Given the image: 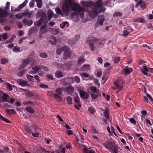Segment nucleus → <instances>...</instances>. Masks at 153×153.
I'll return each instance as SVG.
<instances>
[{
	"instance_id": "nucleus-1",
	"label": "nucleus",
	"mask_w": 153,
	"mask_h": 153,
	"mask_svg": "<svg viewBox=\"0 0 153 153\" xmlns=\"http://www.w3.org/2000/svg\"><path fill=\"white\" fill-rule=\"evenodd\" d=\"M64 3L62 6V12L66 16L68 15L70 9L72 8L73 10L79 14L81 16H83L84 10L80 6L79 4L74 2V0H63Z\"/></svg>"
},
{
	"instance_id": "nucleus-2",
	"label": "nucleus",
	"mask_w": 153,
	"mask_h": 153,
	"mask_svg": "<svg viewBox=\"0 0 153 153\" xmlns=\"http://www.w3.org/2000/svg\"><path fill=\"white\" fill-rule=\"evenodd\" d=\"M103 146L106 149H108L109 152L112 153H119V150L121 151L120 147L115 144L114 141H109L102 143Z\"/></svg>"
},
{
	"instance_id": "nucleus-3",
	"label": "nucleus",
	"mask_w": 153,
	"mask_h": 153,
	"mask_svg": "<svg viewBox=\"0 0 153 153\" xmlns=\"http://www.w3.org/2000/svg\"><path fill=\"white\" fill-rule=\"evenodd\" d=\"M88 43L90 47L91 51H94L96 47H98L97 45H101L100 42H99V40L96 37L93 36H89L87 40Z\"/></svg>"
},
{
	"instance_id": "nucleus-4",
	"label": "nucleus",
	"mask_w": 153,
	"mask_h": 153,
	"mask_svg": "<svg viewBox=\"0 0 153 153\" xmlns=\"http://www.w3.org/2000/svg\"><path fill=\"white\" fill-rule=\"evenodd\" d=\"M6 5L4 8H0V22L1 23H4L6 22L5 16L8 15L10 3L7 2Z\"/></svg>"
},
{
	"instance_id": "nucleus-5",
	"label": "nucleus",
	"mask_w": 153,
	"mask_h": 153,
	"mask_svg": "<svg viewBox=\"0 0 153 153\" xmlns=\"http://www.w3.org/2000/svg\"><path fill=\"white\" fill-rule=\"evenodd\" d=\"M102 0H98L97 2L94 3L93 1H82L81 2L82 4L85 7H91L92 6H94L95 7H101L103 4Z\"/></svg>"
},
{
	"instance_id": "nucleus-6",
	"label": "nucleus",
	"mask_w": 153,
	"mask_h": 153,
	"mask_svg": "<svg viewBox=\"0 0 153 153\" xmlns=\"http://www.w3.org/2000/svg\"><path fill=\"white\" fill-rule=\"evenodd\" d=\"M68 85L67 87L63 88V91L65 92H67L71 96H73L74 94V88L72 87V85L70 83H65L64 85V86L66 85Z\"/></svg>"
},
{
	"instance_id": "nucleus-7",
	"label": "nucleus",
	"mask_w": 153,
	"mask_h": 153,
	"mask_svg": "<svg viewBox=\"0 0 153 153\" xmlns=\"http://www.w3.org/2000/svg\"><path fill=\"white\" fill-rule=\"evenodd\" d=\"M47 17L45 14L42 15L39 21L35 22H34V24L35 25H36L37 26H39L42 24L44 25L45 24H47Z\"/></svg>"
},
{
	"instance_id": "nucleus-8",
	"label": "nucleus",
	"mask_w": 153,
	"mask_h": 153,
	"mask_svg": "<svg viewBox=\"0 0 153 153\" xmlns=\"http://www.w3.org/2000/svg\"><path fill=\"white\" fill-rule=\"evenodd\" d=\"M62 49L64 52L63 59H65L69 58L71 56V52L69 51V48L68 47L65 46L62 47Z\"/></svg>"
},
{
	"instance_id": "nucleus-9",
	"label": "nucleus",
	"mask_w": 153,
	"mask_h": 153,
	"mask_svg": "<svg viewBox=\"0 0 153 153\" xmlns=\"http://www.w3.org/2000/svg\"><path fill=\"white\" fill-rule=\"evenodd\" d=\"M123 81L122 78H121L117 79L114 82V84L116 88L120 90H121L123 89Z\"/></svg>"
},
{
	"instance_id": "nucleus-10",
	"label": "nucleus",
	"mask_w": 153,
	"mask_h": 153,
	"mask_svg": "<svg viewBox=\"0 0 153 153\" xmlns=\"http://www.w3.org/2000/svg\"><path fill=\"white\" fill-rule=\"evenodd\" d=\"M100 7H94L92 10H90L89 12V16L92 18L94 19L98 14V12L97 10L98 8Z\"/></svg>"
},
{
	"instance_id": "nucleus-11",
	"label": "nucleus",
	"mask_w": 153,
	"mask_h": 153,
	"mask_svg": "<svg viewBox=\"0 0 153 153\" xmlns=\"http://www.w3.org/2000/svg\"><path fill=\"white\" fill-rule=\"evenodd\" d=\"M104 20L105 19L103 15L99 16L97 21L95 23V27H99L102 25Z\"/></svg>"
},
{
	"instance_id": "nucleus-12",
	"label": "nucleus",
	"mask_w": 153,
	"mask_h": 153,
	"mask_svg": "<svg viewBox=\"0 0 153 153\" xmlns=\"http://www.w3.org/2000/svg\"><path fill=\"white\" fill-rule=\"evenodd\" d=\"M80 96L81 98L84 99H87L89 96V94L87 92L80 90L79 91Z\"/></svg>"
},
{
	"instance_id": "nucleus-13",
	"label": "nucleus",
	"mask_w": 153,
	"mask_h": 153,
	"mask_svg": "<svg viewBox=\"0 0 153 153\" xmlns=\"http://www.w3.org/2000/svg\"><path fill=\"white\" fill-rule=\"evenodd\" d=\"M30 62V59L29 58H27L26 59L24 60L22 63L19 66L20 69H22L29 64Z\"/></svg>"
},
{
	"instance_id": "nucleus-14",
	"label": "nucleus",
	"mask_w": 153,
	"mask_h": 153,
	"mask_svg": "<svg viewBox=\"0 0 153 153\" xmlns=\"http://www.w3.org/2000/svg\"><path fill=\"white\" fill-rule=\"evenodd\" d=\"M28 2L27 0H25V1L22 4H20L14 10V11L16 12L20 11L24 7L26 6Z\"/></svg>"
},
{
	"instance_id": "nucleus-15",
	"label": "nucleus",
	"mask_w": 153,
	"mask_h": 153,
	"mask_svg": "<svg viewBox=\"0 0 153 153\" xmlns=\"http://www.w3.org/2000/svg\"><path fill=\"white\" fill-rule=\"evenodd\" d=\"M48 31L46 24H45L40 28L39 33L41 34H43L46 33Z\"/></svg>"
},
{
	"instance_id": "nucleus-16",
	"label": "nucleus",
	"mask_w": 153,
	"mask_h": 153,
	"mask_svg": "<svg viewBox=\"0 0 153 153\" xmlns=\"http://www.w3.org/2000/svg\"><path fill=\"white\" fill-rule=\"evenodd\" d=\"M139 5H140V7L142 9L145 8L146 4L142 0H140L136 4L135 7H137Z\"/></svg>"
},
{
	"instance_id": "nucleus-17",
	"label": "nucleus",
	"mask_w": 153,
	"mask_h": 153,
	"mask_svg": "<svg viewBox=\"0 0 153 153\" xmlns=\"http://www.w3.org/2000/svg\"><path fill=\"white\" fill-rule=\"evenodd\" d=\"M90 69V65L88 64H85L80 68V70L82 71H85Z\"/></svg>"
},
{
	"instance_id": "nucleus-18",
	"label": "nucleus",
	"mask_w": 153,
	"mask_h": 153,
	"mask_svg": "<svg viewBox=\"0 0 153 153\" xmlns=\"http://www.w3.org/2000/svg\"><path fill=\"white\" fill-rule=\"evenodd\" d=\"M132 71V68H129L128 66H126L124 69V73L126 75L130 74Z\"/></svg>"
},
{
	"instance_id": "nucleus-19",
	"label": "nucleus",
	"mask_w": 153,
	"mask_h": 153,
	"mask_svg": "<svg viewBox=\"0 0 153 153\" xmlns=\"http://www.w3.org/2000/svg\"><path fill=\"white\" fill-rule=\"evenodd\" d=\"M17 82L22 86H25L27 85V82L22 79H19L17 80Z\"/></svg>"
},
{
	"instance_id": "nucleus-20",
	"label": "nucleus",
	"mask_w": 153,
	"mask_h": 153,
	"mask_svg": "<svg viewBox=\"0 0 153 153\" xmlns=\"http://www.w3.org/2000/svg\"><path fill=\"white\" fill-rule=\"evenodd\" d=\"M31 68L34 71L35 73L38 72L40 69H41V65L37 66L34 65H31Z\"/></svg>"
},
{
	"instance_id": "nucleus-21",
	"label": "nucleus",
	"mask_w": 153,
	"mask_h": 153,
	"mask_svg": "<svg viewBox=\"0 0 153 153\" xmlns=\"http://www.w3.org/2000/svg\"><path fill=\"white\" fill-rule=\"evenodd\" d=\"M55 76L56 77L60 78L63 76V74L62 71H56L55 73Z\"/></svg>"
},
{
	"instance_id": "nucleus-22",
	"label": "nucleus",
	"mask_w": 153,
	"mask_h": 153,
	"mask_svg": "<svg viewBox=\"0 0 153 153\" xmlns=\"http://www.w3.org/2000/svg\"><path fill=\"white\" fill-rule=\"evenodd\" d=\"M85 61L84 56H81L78 58L77 63L78 64L81 65Z\"/></svg>"
},
{
	"instance_id": "nucleus-23",
	"label": "nucleus",
	"mask_w": 153,
	"mask_h": 153,
	"mask_svg": "<svg viewBox=\"0 0 153 153\" xmlns=\"http://www.w3.org/2000/svg\"><path fill=\"white\" fill-rule=\"evenodd\" d=\"M23 23L25 24H27L28 26H30L33 23V21L32 20L28 21L27 19H24L23 20Z\"/></svg>"
},
{
	"instance_id": "nucleus-24",
	"label": "nucleus",
	"mask_w": 153,
	"mask_h": 153,
	"mask_svg": "<svg viewBox=\"0 0 153 153\" xmlns=\"http://www.w3.org/2000/svg\"><path fill=\"white\" fill-rule=\"evenodd\" d=\"M22 14L24 16H27L28 18H31V16L32 15V13L28 10H27L24 12Z\"/></svg>"
},
{
	"instance_id": "nucleus-25",
	"label": "nucleus",
	"mask_w": 153,
	"mask_h": 153,
	"mask_svg": "<svg viewBox=\"0 0 153 153\" xmlns=\"http://www.w3.org/2000/svg\"><path fill=\"white\" fill-rule=\"evenodd\" d=\"M9 97V96L8 95L5 93H4L3 94V96L1 98L4 102H9L8 100Z\"/></svg>"
},
{
	"instance_id": "nucleus-26",
	"label": "nucleus",
	"mask_w": 153,
	"mask_h": 153,
	"mask_svg": "<svg viewBox=\"0 0 153 153\" xmlns=\"http://www.w3.org/2000/svg\"><path fill=\"white\" fill-rule=\"evenodd\" d=\"M51 31L52 34L57 35L59 32V29L51 28Z\"/></svg>"
},
{
	"instance_id": "nucleus-27",
	"label": "nucleus",
	"mask_w": 153,
	"mask_h": 153,
	"mask_svg": "<svg viewBox=\"0 0 153 153\" xmlns=\"http://www.w3.org/2000/svg\"><path fill=\"white\" fill-rule=\"evenodd\" d=\"M108 113L109 110L107 108L105 109L103 112L104 116L108 120L110 119L109 117L108 116Z\"/></svg>"
},
{
	"instance_id": "nucleus-28",
	"label": "nucleus",
	"mask_w": 153,
	"mask_h": 153,
	"mask_svg": "<svg viewBox=\"0 0 153 153\" xmlns=\"http://www.w3.org/2000/svg\"><path fill=\"white\" fill-rule=\"evenodd\" d=\"M135 21L136 22L143 23H144L146 22V21L143 18H137L136 19Z\"/></svg>"
},
{
	"instance_id": "nucleus-29",
	"label": "nucleus",
	"mask_w": 153,
	"mask_h": 153,
	"mask_svg": "<svg viewBox=\"0 0 153 153\" xmlns=\"http://www.w3.org/2000/svg\"><path fill=\"white\" fill-rule=\"evenodd\" d=\"M5 111L9 114H16V112L13 109H6L5 110Z\"/></svg>"
},
{
	"instance_id": "nucleus-30",
	"label": "nucleus",
	"mask_w": 153,
	"mask_h": 153,
	"mask_svg": "<svg viewBox=\"0 0 153 153\" xmlns=\"http://www.w3.org/2000/svg\"><path fill=\"white\" fill-rule=\"evenodd\" d=\"M83 152L84 153H95V151L92 149H88L85 148L83 149Z\"/></svg>"
},
{
	"instance_id": "nucleus-31",
	"label": "nucleus",
	"mask_w": 153,
	"mask_h": 153,
	"mask_svg": "<svg viewBox=\"0 0 153 153\" xmlns=\"http://www.w3.org/2000/svg\"><path fill=\"white\" fill-rule=\"evenodd\" d=\"M25 110L26 111L30 113H33L34 112V110L30 107H27L25 108Z\"/></svg>"
},
{
	"instance_id": "nucleus-32",
	"label": "nucleus",
	"mask_w": 153,
	"mask_h": 153,
	"mask_svg": "<svg viewBox=\"0 0 153 153\" xmlns=\"http://www.w3.org/2000/svg\"><path fill=\"white\" fill-rule=\"evenodd\" d=\"M25 71L26 70H25L19 71L17 73V75L19 77H22L25 73Z\"/></svg>"
},
{
	"instance_id": "nucleus-33",
	"label": "nucleus",
	"mask_w": 153,
	"mask_h": 153,
	"mask_svg": "<svg viewBox=\"0 0 153 153\" xmlns=\"http://www.w3.org/2000/svg\"><path fill=\"white\" fill-rule=\"evenodd\" d=\"M66 100L68 104L70 105L72 103V100L71 97L70 96L67 97L66 98Z\"/></svg>"
},
{
	"instance_id": "nucleus-34",
	"label": "nucleus",
	"mask_w": 153,
	"mask_h": 153,
	"mask_svg": "<svg viewBox=\"0 0 153 153\" xmlns=\"http://www.w3.org/2000/svg\"><path fill=\"white\" fill-rule=\"evenodd\" d=\"M76 42L74 40V39H70L68 40V43L71 45H74Z\"/></svg>"
},
{
	"instance_id": "nucleus-35",
	"label": "nucleus",
	"mask_w": 153,
	"mask_h": 153,
	"mask_svg": "<svg viewBox=\"0 0 153 153\" xmlns=\"http://www.w3.org/2000/svg\"><path fill=\"white\" fill-rule=\"evenodd\" d=\"M1 63L2 64H5L7 63L9 60L7 58H3L1 59Z\"/></svg>"
},
{
	"instance_id": "nucleus-36",
	"label": "nucleus",
	"mask_w": 153,
	"mask_h": 153,
	"mask_svg": "<svg viewBox=\"0 0 153 153\" xmlns=\"http://www.w3.org/2000/svg\"><path fill=\"white\" fill-rule=\"evenodd\" d=\"M37 3V7L39 8H41L42 5V0H37L36 2Z\"/></svg>"
},
{
	"instance_id": "nucleus-37",
	"label": "nucleus",
	"mask_w": 153,
	"mask_h": 153,
	"mask_svg": "<svg viewBox=\"0 0 153 153\" xmlns=\"http://www.w3.org/2000/svg\"><path fill=\"white\" fill-rule=\"evenodd\" d=\"M13 52H18L21 51L20 47L16 46L14 47L13 49Z\"/></svg>"
},
{
	"instance_id": "nucleus-38",
	"label": "nucleus",
	"mask_w": 153,
	"mask_h": 153,
	"mask_svg": "<svg viewBox=\"0 0 153 153\" xmlns=\"http://www.w3.org/2000/svg\"><path fill=\"white\" fill-rule=\"evenodd\" d=\"M53 97L57 100L58 101H61L62 100V98L60 96L56 94H54L53 95Z\"/></svg>"
},
{
	"instance_id": "nucleus-39",
	"label": "nucleus",
	"mask_w": 153,
	"mask_h": 153,
	"mask_svg": "<svg viewBox=\"0 0 153 153\" xmlns=\"http://www.w3.org/2000/svg\"><path fill=\"white\" fill-rule=\"evenodd\" d=\"M16 36L15 35H13L11 37L8 39L6 42L7 43H11L12 41L14 40V39L16 38Z\"/></svg>"
},
{
	"instance_id": "nucleus-40",
	"label": "nucleus",
	"mask_w": 153,
	"mask_h": 153,
	"mask_svg": "<svg viewBox=\"0 0 153 153\" xmlns=\"http://www.w3.org/2000/svg\"><path fill=\"white\" fill-rule=\"evenodd\" d=\"M22 103L24 105H27L29 104H31L32 105H34V103L32 101H24Z\"/></svg>"
},
{
	"instance_id": "nucleus-41",
	"label": "nucleus",
	"mask_w": 153,
	"mask_h": 153,
	"mask_svg": "<svg viewBox=\"0 0 153 153\" xmlns=\"http://www.w3.org/2000/svg\"><path fill=\"white\" fill-rule=\"evenodd\" d=\"M27 79L29 81H33L34 79L33 76L30 75H27L26 76Z\"/></svg>"
},
{
	"instance_id": "nucleus-42",
	"label": "nucleus",
	"mask_w": 153,
	"mask_h": 153,
	"mask_svg": "<svg viewBox=\"0 0 153 153\" xmlns=\"http://www.w3.org/2000/svg\"><path fill=\"white\" fill-rule=\"evenodd\" d=\"M122 13L119 12H116L113 14V16L121 17L122 16Z\"/></svg>"
},
{
	"instance_id": "nucleus-43",
	"label": "nucleus",
	"mask_w": 153,
	"mask_h": 153,
	"mask_svg": "<svg viewBox=\"0 0 153 153\" xmlns=\"http://www.w3.org/2000/svg\"><path fill=\"white\" fill-rule=\"evenodd\" d=\"M74 102L76 103H80V99L78 95L74 97Z\"/></svg>"
},
{
	"instance_id": "nucleus-44",
	"label": "nucleus",
	"mask_w": 153,
	"mask_h": 153,
	"mask_svg": "<svg viewBox=\"0 0 153 153\" xmlns=\"http://www.w3.org/2000/svg\"><path fill=\"white\" fill-rule=\"evenodd\" d=\"M76 104H77V105L76 104L74 105V106L76 109L79 110V108H81V104L80 103H77Z\"/></svg>"
},
{
	"instance_id": "nucleus-45",
	"label": "nucleus",
	"mask_w": 153,
	"mask_h": 153,
	"mask_svg": "<svg viewBox=\"0 0 153 153\" xmlns=\"http://www.w3.org/2000/svg\"><path fill=\"white\" fill-rule=\"evenodd\" d=\"M39 56L42 58H46L48 57L47 54L45 53H40Z\"/></svg>"
},
{
	"instance_id": "nucleus-46",
	"label": "nucleus",
	"mask_w": 153,
	"mask_h": 153,
	"mask_svg": "<svg viewBox=\"0 0 153 153\" xmlns=\"http://www.w3.org/2000/svg\"><path fill=\"white\" fill-rule=\"evenodd\" d=\"M129 32L127 30H124L123 32V34H121V35H123L124 36H126L129 34Z\"/></svg>"
},
{
	"instance_id": "nucleus-47",
	"label": "nucleus",
	"mask_w": 153,
	"mask_h": 153,
	"mask_svg": "<svg viewBox=\"0 0 153 153\" xmlns=\"http://www.w3.org/2000/svg\"><path fill=\"white\" fill-rule=\"evenodd\" d=\"M1 36L2 39L4 41L6 40L8 38L7 34V33H3Z\"/></svg>"
},
{
	"instance_id": "nucleus-48",
	"label": "nucleus",
	"mask_w": 153,
	"mask_h": 153,
	"mask_svg": "<svg viewBox=\"0 0 153 153\" xmlns=\"http://www.w3.org/2000/svg\"><path fill=\"white\" fill-rule=\"evenodd\" d=\"M63 88H59L56 89V92L58 94H59V95H61L62 93V91H63V89H62Z\"/></svg>"
},
{
	"instance_id": "nucleus-49",
	"label": "nucleus",
	"mask_w": 153,
	"mask_h": 153,
	"mask_svg": "<svg viewBox=\"0 0 153 153\" xmlns=\"http://www.w3.org/2000/svg\"><path fill=\"white\" fill-rule=\"evenodd\" d=\"M25 130L29 133H32V132L31 128L30 126L25 127Z\"/></svg>"
},
{
	"instance_id": "nucleus-50",
	"label": "nucleus",
	"mask_w": 153,
	"mask_h": 153,
	"mask_svg": "<svg viewBox=\"0 0 153 153\" xmlns=\"http://www.w3.org/2000/svg\"><path fill=\"white\" fill-rule=\"evenodd\" d=\"M88 110L91 114H93L95 112L94 108L92 107H89L88 108Z\"/></svg>"
},
{
	"instance_id": "nucleus-51",
	"label": "nucleus",
	"mask_w": 153,
	"mask_h": 153,
	"mask_svg": "<svg viewBox=\"0 0 153 153\" xmlns=\"http://www.w3.org/2000/svg\"><path fill=\"white\" fill-rule=\"evenodd\" d=\"M55 11L57 13L62 15L61 11L60 8L58 7L56 8Z\"/></svg>"
},
{
	"instance_id": "nucleus-52",
	"label": "nucleus",
	"mask_w": 153,
	"mask_h": 153,
	"mask_svg": "<svg viewBox=\"0 0 153 153\" xmlns=\"http://www.w3.org/2000/svg\"><path fill=\"white\" fill-rule=\"evenodd\" d=\"M23 16H24L23 15L22 13V14L19 13V14H16L15 16H16V17L17 19H21L22 18Z\"/></svg>"
},
{
	"instance_id": "nucleus-53",
	"label": "nucleus",
	"mask_w": 153,
	"mask_h": 153,
	"mask_svg": "<svg viewBox=\"0 0 153 153\" xmlns=\"http://www.w3.org/2000/svg\"><path fill=\"white\" fill-rule=\"evenodd\" d=\"M129 121L130 122H131V123L134 124L135 125L136 124V120L134 119L133 118H131L129 119Z\"/></svg>"
},
{
	"instance_id": "nucleus-54",
	"label": "nucleus",
	"mask_w": 153,
	"mask_h": 153,
	"mask_svg": "<svg viewBox=\"0 0 153 153\" xmlns=\"http://www.w3.org/2000/svg\"><path fill=\"white\" fill-rule=\"evenodd\" d=\"M120 57H117L114 58V62L115 63H118L120 60Z\"/></svg>"
},
{
	"instance_id": "nucleus-55",
	"label": "nucleus",
	"mask_w": 153,
	"mask_h": 153,
	"mask_svg": "<svg viewBox=\"0 0 153 153\" xmlns=\"http://www.w3.org/2000/svg\"><path fill=\"white\" fill-rule=\"evenodd\" d=\"M91 90L94 93H97V88L95 87L92 86L90 88Z\"/></svg>"
},
{
	"instance_id": "nucleus-56",
	"label": "nucleus",
	"mask_w": 153,
	"mask_h": 153,
	"mask_svg": "<svg viewBox=\"0 0 153 153\" xmlns=\"http://www.w3.org/2000/svg\"><path fill=\"white\" fill-rule=\"evenodd\" d=\"M39 87L41 88H48V86L47 85L42 84H40Z\"/></svg>"
},
{
	"instance_id": "nucleus-57",
	"label": "nucleus",
	"mask_w": 153,
	"mask_h": 153,
	"mask_svg": "<svg viewBox=\"0 0 153 153\" xmlns=\"http://www.w3.org/2000/svg\"><path fill=\"white\" fill-rule=\"evenodd\" d=\"M146 95L151 102H152V103H153V99L152 97L149 94H146Z\"/></svg>"
},
{
	"instance_id": "nucleus-58",
	"label": "nucleus",
	"mask_w": 153,
	"mask_h": 153,
	"mask_svg": "<svg viewBox=\"0 0 153 153\" xmlns=\"http://www.w3.org/2000/svg\"><path fill=\"white\" fill-rule=\"evenodd\" d=\"M81 75L82 77H88L89 76V74L86 73H82L81 74Z\"/></svg>"
},
{
	"instance_id": "nucleus-59",
	"label": "nucleus",
	"mask_w": 153,
	"mask_h": 153,
	"mask_svg": "<svg viewBox=\"0 0 153 153\" xmlns=\"http://www.w3.org/2000/svg\"><path fill=\"white\" fill-rule=\"evenodd\" d=\"M74 79L76 82L77 83H79L80 82V78L77 76H75Z\"/></svg>"
},
{
	"instance_id": "nucleus-60",
	"label": "nucleus",
	"mask_w": 153,
	"mask_h": 153,
	"mask_svg": "<svg viewBox=\"0 0 153 153\" xmlns=\"http://www.w3.org/2000/svg\"><path fill=\"white\" fill-rule=\"evenodd\" d=\"M63 51V50L62 49V48L60 49H58L56 51V52L57 54L60 55L62 51Z\"/></svg>"
},
{
	"instance_id": "nucleus-61",
	"label": "nucleus",
	"mask_w": 153,
	"mask_h": 153,
	"mask_svg": "<svg viewBox=\"0 0 153 153\" xmlns=\"http://www.w3.org/2000/svg\"><path fill=\"white\" fill-rule=\"evenodd\" d=\"M35 30L34 28H32L31 29L29 30L28 31V34L30 35Z\"/></svg>"
},
{
	"instance_id": "nucleus-62",
	"label": "nucleus",
	"mask_w": 153,
	"mask_h": 153,
	"mask_svg": "<svg viewBox=\"0 0 153 153\" xmlns=\"http://www.w3.org/2000/svg\"><path fill=\"white\" fill-rule=\"evenodd\" d=\"M41 69H43L46 71H48V68L46 66L41 65Z\"/></svg>"
},
{
	"instance_id": "nucleus-63",
	"label": "nucleus",
	"mask_w": 153,
	"mask_h": 153,
	"mask_svg": "<svg viewBox=\"0 0 153 153\" xmlns=\"http://www.w3.org/2000/svg\"><path fill=\"white\" fill-rule=\"evenodd\" d=\"M91 96L92 98L94 99H96L98 97L97 95L94 94H91Z\"/></svg>"
},
{
	"instance_id": "nucleus-64",
	"label": "nucleus",
	"mask_w": 153,
	"mask_h": 153,
	"mask_svg": "<svg viewBox=\"0 0 153 153\" xmlns=\"http://www.w3.org/2000/svg\"><path fill=\"white\" fill-rule=\"evenodd\" d=\"M80 38V36L79 35H76L73 38V39H74V40L76 41V42H77L78 40Z\"/></svg>"
}]
</instances>
